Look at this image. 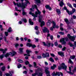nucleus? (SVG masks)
Wrapping results in <instances>:
<instances>
[{
    "instance_id": "obj_16",
    "label": "nucleus",
    "mask_w": 76,
    "mask_h": 76,
    "mask_svg": "<svg viewBox=\"0 0 76 76\" xmlns=\"http://www.w3.org/2000/svg\"><path fill=\"white\" fill-rule=\"evenodd\" d=\"M9 73L10 76H13L14 73V71L13 70L10 71L9 72Z\"/></svg>"
},
{
    "instance_id": "obj_21",
    "label": "nucleus",
    "mask_w": 76,
    "mask_h": 76,
    "mask_svg": "<svg viewBox=\"0 0 76 76\" xmlns=\"http://www.w3.org/2000/svg\"><path fill=\"white\" fill-rule=\"evenodd\" d=\"M23 50V48H20L19 49V53L20 54L22 53V51Z\"/></svg>"
},
{
    "instance_id": "obj_9",
    "label": "nucleus",
    "mask_w": 76,
    "mask_h": 76,
    "mask_svg": "<svg viewBox=\"0 0 76 76\" xmlns=\"http://www.w3.org/2000/svg\"><path fill=\"white\" fill-rule=\"evenodd\" d=\"M30 15H31L33 17H34V18H37V16H38V13L37 12H36L35 13V14H34V13H32V12H30L29 13Z\"/></svg>"
},
{
    "instance_id": "obj_57",
    "label": "nucleus",
    "mask_w": 76,
    "mask_h": 76,
    "mask_svg": "<svg viewBox=\"0 0 76 76\" xmlns=\"http://www.w3.org/2000/svg\"><path fill=\"white\" fill-rule=\"evenodd\" d=\"M19 24H20V25H21L22 23V22L21 21H20L18 22Z\"/></svg>"
},
{
    "instance_id": "obj_40",
    "label": "nucleus",
    "mask_w": 76,
    "mask_h": 76,
    "mask_svg": "<svg viewBox=\"0 0 76 76\" xmlns=\"http://www.w3.org/2000/svg\"><path fill=\"white\" fill-rule=\"evenodd\" d=\"M8 32H5V35L6 37H7L8 36Z\"/></svg>"
},
{
    "instance_id": "obj_50",
    "label": "nucleus",
    "mask_w": 76,
    "mask_h": 76,
    "mask_svg": "<svg viewBox=\"0 0 76 76\" xmlns=\"http://www.w3.org/2000/svg\"><path fill=\"white\" fill-rule=\"evenodd\" d=\"M38 26H36L35 27V29L36 30H38Z\"/></svg>"
},
{
    "instance_id": "obj_5",
    "label": "nucleus",
    "mask_w": 76,
    "mask_h": 76,
    "mask_svg": "<svg viewBox=\"0 0 76 76\" xmlns=\"http://www.w3.org/2000/svg\"><path fill=\"white\" fill-rule=\"evenodd\" d=\"M62 68L63 69H64L65 70H66L67 66H65V64L64 63H62L61 64V66H58V70H61Z\"/></svg>"
},
{
    "instance_id": "obj_23",
    "label": "nucleus",
    "mask_w": 76,
    "mask_h": 76,
    "mask_svg": "<svg viewBox=\"0 0 76 76\" xmlns=\"http://www.w3.org/2000/svg\"><path fill=\"white\" fill-rule=\"evenodd\" d=\"M60 6L61 7H62L63 6V4H64L63 3V2L62 1H61L59 3Z\"/></svg>"
},
{
    "instance_id": "obj_46",
    "label": "nucleus",
    "mask_w": 76,
    "mask_h": 76,
    "mask_svg": "<svg viewBox=\"0 0 76 76\" xmlns=\"http://www.w3.org/2000/svg\"><path fill=\"white\" fill-rule=\"evenodd\" d=\"M18 62L20 63H23V61L22 60L20 59L19 60Z\"/></svg>"
},
{
    "instance_id": "obj_14",
    "label": "nucleus",
    "mask_w": 76,
    "mask_h": 76,
    "mask_svg": "<svg viewBox=\"0 0 76 76\" xmlns=\"http://www.w3.org/2000/svg\"><path fill=\"white\" fill-rule=\"evenodd\" d=\"M52 23L53 24V28H58L59 27L58 26H56V22H55L54 21H52Z\"/></svg>"
},
{
    "instance_id": "obj_63",
    "label": "nucleus",
    "mask_w": 76,
    "mask_h": 76,
    "mask_svg": "<svg viewBox=\"0 0 76 76\" xmlns=\"http://www.w3.org/2000/svg\"><path fill=\"white\" fill-rule=\"evenodd\" d=\"M58 46V47H59V48H61L62 47V46L61 45H59Z\"/></svg>"
},
{
    "instance_id": "obj_18",
    "label": "nucleus",
    "mask_w": 76,
    "mask_h": 76,
    "mask_svg": "<svg viewBox=\"0 0 76 76\" xmlns=\"http://www.w3.org/2000/svg\"><path fill=\"white\" fill-rule=\"evenodd\" d=\"M58 54L61 56H64V53L63 52H58Z\"/></svg>"
},
{
    "instance_id": "obj_25",
    "label": "nucleus",
    "mask_w": 76,
    "mask_h": 76,
    "mask_svg": "<svg viewBox=\"0 0 76 76\" xmlns=\"http://www.w3.org/2000/svg\"><path fill=\"white\" fill-rule=\"evenodd\" d=\"M46 46L48 47H50L51 46V44L50 42H47L46 43Z\"/></svg>"
},
{
    "instance_id": "obj_32",
    "label": "nucleus",
    "mask_w": 76,
    "mask_h": 76,
    "mask_svg": "<svg viewBox=\"0 0 76 76\" xmlns=\"http://www.w3.org/2000/svg\"><path fill=\"white\" fill-rule=\"evenodd\" d=\"M67 5L69 7H70L71 8H73V7L72 6V5L70 4L69 3H67Z\"/></svg>"
},
{
    "instance_id": "obj_43",
    "label": "nucleus",
    "mask_w": 76,
    "mask_h": 76,
    "mask_svg": "<svg viewBox=\"0 0 76 76\" xmlns=\"http://www.w3.org/2000/svg\"><path fill=\"white\" fill-rule=\"evenodd\" d=\"M69 63H71L72 64H73V62L72 61L71 59H69V61L68 62Z\"/></svg>"
},
{
    "instance_id": "obj_64",
    "label": "nucleus",
    "mask_w": 76,
    "mask_h": 76,
    "mask_svg": "<svg viewBox=\"0 0 76 76\" xmlns=\"http://www.w3.org/2000/svg\"><path fill=\"white\" fill-rule=\"evenodd\" d=\"M73 5L74 7L76 8V4H74Z\"/></svg>"
},
{
    "instance_id": "obj_42",
    "label": "nucleus",
    "mask_w": 76,
    "mask_h": 76,
    "mask_svg": "<svg viewBox=\"0 0 76 76\" xmlns=\"http://www.w3.org/2000/svg\"><path fill=\"white\" fill-rule=\"evenodd\" d=\"M70 58L71 59L73 60V59H74L75 58V56H71Z\"/></svg>"
},
{
    "instance_id": "obj_45",
    "label": "nucleus",
    "mask_w": 76,
    "mask_h": 76,
    "mask_svg": "<svg viewBox=\"0 0 76 76\" xmlns=\"http://www.w3.org/2000/svg\"><path fill=\"white\" fill-rule=\"evenodd\" d=\"M59 34H60L61 35H64V32H59Z\"/></svg>"
},
{
    "instance_id": "obj_62",
    "label": "nucleus",
    "mask_w": 76,
    "mask_h": 76,
    "mask_svg": "<svg viewBox=\"0 0 76 76\" xmlns=\"http://www.w3.org/2000/svg\"><path fill=\"white\" fill-rule=\"evenodd\" d=\"M0 76H2V72L0 70Z\"/></svg>"
},
{
    "instance_id": "obj_39",
    "label": "nucleus",
    "mask_w": 76,
    "mask_h": 76,
    "mask_svg": "<svg viewBox=\"0 0 76 76\" xmlns=\"http://www.w3.org/2000/svg\"><path fill=\"white\" fill-rule=\"evenodd\" d=\"M46 57H49L50 56V55H49V53H45Z\"/></svg>"
},
{
    "instance_id": "obj_1",
    "label": "nucleus",
    "mask_w": 76,
    "mask_h": 76,
    "mask_svg": "<svg viewBox=\"0 0 76 76\" xmlns=\"http://www.w3.org/2000/svg\"><path fill=\"white\" fill-rule=\"evenodd\" d=\"M25 2L24 3H22V4L20 3H17L16 4L15 2H13L15 6H16L17 5V7H21V8H23L24 9L25 8V7L27 6V4H30L28 0H25Z\"/></svg>"
},
{
    "instance_id": "obj_20",
    "label": "nucleus",
    "mask_w": 76,
    "mask_h": 76,
    "mask_svg": "<svg viewBox=\"0 0 76 76\" xmlns=\"http://www.w3.org/2000/svg\"><path fill=\"white\" fill-rule=\"evenodd\" d=\"M29 22L30 25H34V22L32 21V20H31V19H29Z\"/></svg>"
},
{
    "instance_id": "obj_3",
    "label": "nucleus",
    "mask_w": 76,
    "mask_h": 76,
    "mask_svg": "<svg viewBox=\"0 0 76 76\" xmlns=\"http://www.w3.org/2000/svg\"><path fill=\"white\" fill-rule=\"evenodd\" d=\"M61 75V76H63V73L61 72H53L52 73V76H60Z\"/></svg>"
},
{
    "instance_id": "obj_41",
    "label": "nucleus",
    "mask_w": 76,
    "mask_h": 76,
    "mask_svg": "<svg viewBox=\"0 0 76 76\" xmlns=\"http://www.w3.org/2000/svg\"><path fill=\"white\" fill-rule=\"evenodd\" d=\"M72 8V13H75V11H76V10L74 8Z\"/></svg>"
},
{
    "instance_id": "obj_7",
    "label": "nucleus",
    "mask_w": 76,
    "mask_h": 76,
    "mask_svg": "<svg viewBox=\"0 0 76 76\" xmlns=\"http://www.w3.org/2000/svg\"><path fill=\"white\" fill-rule=\"evenodd\" d=\"M42 16H40L39 17V22H41L40 24V26L41 27H42V26L45 25V23L43 21H42Z\"/></svg>"
},
{
    "instance_id": "obj_19",
    "label": "nucleus",
    "mask_w": 76,
    "mask_h": 76,
    "mask_svg": "<svg viewBox=\"0 0 76 76\" xmlns=\"http://www.w3.org/2000/svg\"><path fill=\"white\" fill-rule=\"evenodd\" d=\"M46 8L47 9H48L49 10H51L52 9L51 8V7H50V6L49 5L46 6Z\"/></svg>"
},
{
    "instance_id": "obj_4",
    "label": "nucleus",
    "mask_w": 76,
    "mask_h": 76,
    "mask_svg": "<svg viewBox=\"0 0 76 76\" xmlns=\"http://www.w3.org/2000/svg\"><path fill=\"white\" fill-rule=\"evenodd\" d=\"M32 8H31L30 9V10L31 11H34V8H35L37 11L38 12V13L39 15H40V13H41V12H40L37 9V7L36 6V5H32Z\"/></svg>"
},
{
    "instance_id": "obj_37",
    "label": "nucleus",
    "mask_w": 76,
    "mask_h": 76,
    "mask_svg": "<svg viewBox=\"0 0 76 76\" xmlns=\"http://www.w3.org/2000/svg\"><path fill=\"white\" fill-rule=\"evenodd\" d=\"M42 56L43 58H46V55L45 54V53H43L42 54Z\"/></svg>"
},
{
    "instance_id": "obj_31",
    "label": "nucleus",
    "mask_w": 76,
    "mask_h": 76,
    "mask_svg": "<svg viewBox=\"0 0 76 76\" xmlns=\"http://www.w3.org/2000/svg\"><path fill=\"white\" fill-rule=\"evenodd\" d=\"M17 67L18 69H19L20 67H22V65L20 64H18Z\"/></svg>"
},
{
    "instance_id": "obj_22",
    "label": "nucleus",
    "mask_w": 76,
    "mask_h": 76,
    "mask_svg": "<svg viewBox=\"0 0 76 76\" xmlns=\"http://www.w3.org/2000/svg\"><path fill=\"white\" fill-rule=\"evenodd\" d=\"M21 20H22V22H24V23H26L27 22V20L26 18H23Z\"/></svg>"
},
{
    "instance_id": "obj_44",
    "label": "nucleus",
    "mask_w": 76,
    "mask_h": 76,
    "mask_svg": "<svg viewBox=\"0 0 76 76\" xmlns=\"http://www.w3.org/2000/svg\"><path fill=\"white\" fill-rule=\"evenodd\" d=\"M29 63V61H25V64H26V65H27V64H28Z\"/></svg>"
},
{
    "instance_id": "obj_55",
    "label": "nucleus",
    "mask_w": 76,
    "mask_h": 76,
    "mask_svg": "<svg viewBox=\"0 0 76 76\" xmlns=\"http://www.w3.org/2000/svg\"><path fill=\"white\" fill-rule=\"evenodd\" d=\"M23 15H26V13L24 11H23Z\"/></svg>"
},
{
    "instance_id": "obj_8",
    "label": "nucleus",
    "mask_w": 76,
    "mask_h": 76,
    "mask_svg": "<svg viewBox=\"0 0 76 76\" xmlns=\"http://www.w3.org/2000/svg\"><path fill=\"white\" fill-rule=\"evenodd\" d=\"M67 37L69 39H71V40L73 42L75 40V37L72 36H70V34H68L67 35Z\"/></svg>"
},
{
    "instance_id": "obj_52",
    "label": "nucleus",
    "mask_w": 76,
    "mask_h": 76,
    "mask_svg": "<svg viewBox=\"0 0 76 76\" xmlns=\"http://www.w3.org/2000/svg\"><path fill=\"white\" fill-rule=\"evenodd\" d=\"M31 47H32L33 48H34L35 47H36V46H35V45H32Z\"/></svg>"
},
{
    "instance_id": "obj_48",
    "label": "nucleus",
    "mask_w": 76,
    "mask_h": 76,
    "mask_svg": "<svg viewBox=\"0 0 76 76\" xmlns=\"http://www.w3.org/2000/svg\"><path fill=\"white\" fill-rule=\"evenodd\" d=\"M54 45L55 46H57L58 45V43L57 42H55L54 43Z\"/></svg>"
},
{
    "instance_id": "obj_58",
    "label": "nucleus",
    "mask_w": 76,
    "mask_h": 76,
    "mask_svg": "<svg viewBox=\"0 0 76 76\" xmlns=\"http://www.w3.org/2000/svg\"><path fill=\"white\" fill-rule=\"evenodd\" d=\"M50 56H51L52 57H54V56H55L54 54L53 53H50Z\"/></svg>"
},
{
    "instance_id": "obj_56",
    "label": "nucleus",
    "mask_w": 76,
    "mask_h": 76,
    "mask_svg": "<svg viewBox=\"0 0 76 76\" xmlns=\"http://www.w3.org/2000/svg\"><path fill=\"white\" fill-rule=\"evenodd\" d=\"M36 1H37V2H38V3H40V0H35Z\"/></svg>"
},
{
    "instance_id": "obj_12",
    "label": "nucleus",
    "mask_w": 76,
    "mask_h": 76,
    "mask_svg": "<svg viewBox=\"0 0 76 76\" xmlns=\"http://www.w3.org/2000/svg\"><path fill=\"white\" fill-rule=\"evenodd\" d=\"M43 32L45 33L46 32H49L50 31H49V30L46 27H44V29H43Z\"/></svg>"
},
{
    "instance_id": "obj_30",
    "label": "nucleus",
    "mask_w": 76,
    "mask_h": 76,
    "mask_svg": "<svg viewBox=\"0 0 76 76\" xmlns=\"http://www.w3.org/2000/svg\"><path fill=\"white\" fill-rule=\"evenodd\" d=\"M8 31L9 32H12V28L11 27H10L8 30Z\"/></svg>"
},
{
    "instance_id": "obj_29",
    "label": "nucleus",
    "mask_w": 76,
    "mask_h": 76,
    "mask_svg": "<svg viewBox=\"0 0 76 76\" xmlns=\"http://www.w3.org/2000/svg\"><path fill=\"white\" fill-rule=\"evenodd\" d=\"M26 46H27L29 47H31V46H32V45L31 44L27 43L26 44Z\"/></svg>"
},
{
    "instance_id": "obj_17",
    "label": "nucleus",
    "mask_w": 76,
    "mask_h": 76,
    "mask_svg": "<svg viewBox=\"0 0 76 76\" xmlns=\"http://www.w3.org/2000/svg\"><path fill=\"white\" fill-rule=\"evenodd\" d=\"M7 50V49L5 48L4 50H3V49L0 48V51L3 52V54H5L6 53V51Z\"/></svg>"
},
{
    "instance_id": "obj_54",
    "label": "nucleus",
    "mask_w": 76,
    "mask_h": 76,
    "mask_svg": "<svg viewBox=\"0 0 76 76\" xmlns=\"http://www.w3.org/2000/svg\"><path fill=\"white\" fill-rule=\"evenodd\" d=\"M37 58H39V59H40V58H42V57H41V56H37Z\"/></svg>"
},
{
    "instance_id": "obj_60",
    "label": "nucleus",
    "mask_w": 76,
    "mask_h": 76,
    "mask_svg": "<svg viewBox=\"0 0 76 76\" xmlns=\"http://www.w3.org/2000/svg\"><path fill=\"white\" fill-rule=\"evenodd\" d=\"M45 65H46L47 66L48 64V63L45 61Z\"/></svg>"
},
{
    "instance_id": "obj_38",
    "label": "nucleus",
    "mask_w": 76,
    "mask_h": 76,
    "mask_svg": "<svg viewBox=\"0 0 76 76\" xmlns=\"http://www.w3.org/2000/svg\"><path fill=\"white\" fill-rule=\"evenodd\" d=\"M34 67H36V68H37L38 67L37 66V64L36 62H34Z\"/></svg>"
},
{
    "instance_id": "obj_51",
    "label": "nucleus",
    "mask_w": 76,
    "mask_h": 76,
    "mask_svg": "<svg viewBox=\"0 0 76 76\" xmlns=\"http://www.w3.org/2000/svg\"><path fill=\"white\" fill-rule=\"evenodd\" d=\"M51 69L52 70H54V69H55V68L53 66H52L51 67Z\"/></svg>"
},
{
    "instance_id": "obj_11",
    "label": "nucleus",
    "mask_w": 76,
    "mask_h": 76,
    "mask_svg": "<svg viewBox=\"0 0 76 76\" xmlns=\"http://www.w3.org/2000/svg\"><path fill=\"white\" fill-rule=\"evenodd\" d=\"M73 68V66H71V67H69V71H67V73H69V74H70V75H73V73L71 72V70H72V68Z\"/></svg>"
},
{
    "instance_id": "obj_27",
    "label": "nucleus",
    "mask_w": 76,
    "mask_h": 76,
    "mask_svg": "<svg viewBox=\"0 0 76 76\" xmlns=\"http://www.w3.org/2000/svg\"><path fill=\"white\" fill-rule=\"evenodd\" d=\"M50 24H51V21H50V20H49L48 21V22L47 23V26H49V25H50Z\"/></svg>"
},
{
    "instance_id": "obj_33",
    "label": "nucleus",
    "mask_w": 76,
    "mask_h": 76,
    "mask_svg": "<svg viewBox=\"0 0 76 76\" xmlns=\"http://www.w3.org/2000/svg\"><path fill=\"white\" fill-rule=\"evenodd\" d=\"M10 76V75L8 73H6L4 74L3 76Z\"/></svg>"
},
{
    "instance_id": "obj_36",
    "label": "nucleus",
    "mask_w": 76,
    "mask_h": 76,
    "mask_svg": "<svg viewBox=\"0 0 76 76\" xmlns=\"http://www.w3.org/2000/svg\"><path fill=\"white\" fill-rule=\"evenodd\" d=\"M75 72H76V67H74L73 70V73H75Z\"/></svg>"
},
{
    "instance_id": "obj_61",
    "label": "nucleus",
    "mask_w": 76,
    "mask_h": 76,
    "mask_svg": "<svg viewBox=\"0 0 76 76\" xmlns=\"http://www.w3.org/2000/svg\"><path fill=\"white\" fill-rule=\"evenodd\" d=\"M24 56H30V55L29 54H24Z\"/></svg>"
},
{
    "instance_id": "obj_47",
    "label": "nucleus",
    "mask_w": 76,
    "mask_h": 76,
    "mask_svg": "<svg viewBox=\"0 0 76 76\" xmlns=\"http://www.w3.org/2000/svg\"><path fill=\"white\" fill-rule=\"evenodd\" d=\"M50 38L51 40H53V36L50 35Z\"/></svg>"
},
{
    "instance_id": "obj_10",
    "label": "nucleus",
    "mask_w": 76,
    "mask_h": 76,
    "mask_svg": "<svg viewBox=\"0 0 76 76\" xmlns=\"http://www.w3.org/2000/svg\"><path fill=\"white\" fill-rule=\"evenodd\" d=\"M69 45H70V47H73V49H74L75 48V47H76V42H74V45L72 44V43H69Z\"/></svg>"
},
{
    "instance_id": "obj_35",
    "label": "nucleus",
    "mask_w": 76,
    "mask_h": 76,
    "mask_svg": "<svg viewBox=\"0 0 76 76\" xmlns=\"http://www.w3.org/2000/svg\"><path fill=\"white\" fill-rule=\"evenodd\" d=\"M26 52L27 54H29L30 53H31V51L30 50H27Z\"/></svg>"
},
{
    "instance_id": "obj_13",
    "label": "nucleus",
    "mask_w": 76,
    "mask_h": 76,
    "mask_svg": "<svg viewBox=\"0 0 76 76\" xmlns=\"http://www.w3.org/2000/svg\"><path fill=\"white\" fill-rule=\"evenodd\" d=\"M37 75L38 76H42V72L39 73L38 74L37 73H34L32 74V76H35Z\"/></svg>"
},
{
    "instance_id": "obj_15",
    "label": "nucleus",
    "mask_w": 76,
    "mask_h": 76,
    "mask_svg": "<svg viewBox=\"0 0 76 76\" xmlns=\"http://www.w3.org/2000/svg\"><path fill=\"white\" fill-rule=\"evenodd\" d=\"M63 9L64 10V9L67 12H68V14H69V15H71L72 14V13H71V12H69V10L67 9V8L66 7H64V8H63Z\"/></svg>"
},
{
    "instance_id": "obj_6",
    "label": "nucleus",
    "mask_w": 76,
    "mask_h": 76,
    "mask_svg": "<svg viewBox=\"0 0 76 76\" xmlns=\"http://www.w3.org/2000/svg\"><path fill=\"white\" fill-rule=\"evenodd\" d=\"M66 40V41H69V39H68L67 37H66L65 38H63L61 39L60 40V42H61L63 45H65L66 44V42L64 41V40Z\"/></svg>"
},
{
    "instance_id": "obj_49",
    "label": "nucleus",
    "mask_w": 76,
    "mask_h": 76,
    "mask_svg": "<svg viewBox=\"0 0 76 76\" xmlns=\"http://www.w3.org/2000/svg\"><path fill=\"white\" fill-rule=\"evenodd\" d=\"M66 49V48L65 47H64V48H63L62 49V51H65V50Z\"/></svg>"
},
{
    "instance_id": "obj_28",
    "label": "nucleus",
    "mask_w": 76,
    "mask_h": 76,
    "mask_svg": "<svg viewBox=\"0 0 76 76\" xmlns=\"http://www.w3.org/2000/svg\"><path fill=\"white\" fill-rule=\"evenodd\" d=\"M49 61H51V62H54V59H53V58H50L49 59Z\"/></svg>"
},
{
    "instance_id": "obj_59",
    "label": "nucleus",
    "mask_w": 76,
    "mask_h": 76,
    "mask_svg": "<svg viewBox=\"0 0 76 76\" xmlns=\"http://www.w3.org/2000/svg\"><path fill=\"white\" fill-rule=\"evenodd\" d=\"M43 44L44 46H47V44H46V43H45V42H43Z\"/></svg>"
},
{
    "instance_id": "obj_24",
    "label": "nucleus",
    "mask_w": 76,
    "mask_h": 76,
    "mask_svg": "<svg viewBox=\"0 0 76 76\" xmlns=\"http://www.w3.org/2000/svg\"><path fill=\"white\" fill-rule=\"evenodd\" d=\"M56 12L58 15H59V14H60V13H61V12H60V10L57 9Z\"/></svg>"
},
{
    "instance_id": "obj_53",
    "label": "nucleus",
    "mask_w": 76,
    "mask_h": 76,
    "mask_svg": "<svg viewBox=\"0 0 76 76\" xmlns=\"http://www.w3.org/2000/svg\"><path fill=\"white\" fill-rule=\"evenodd\" d=\"M23 74H27V71H23Z\"/></svg>"
},
{
    "instance_id": "obj_34",
    "label": "nucleus",
    "mask_w": 76,
    "mask_h": 76,
    "mask_svg": "<svg viewBox=\"0 0 76 76\" xmlns=\"http://www.w3.org/2000/svg\"><path fill=\"white\" fill-rule=\"evenodd\" d=\"M5 69H6V67L5 66H3L1 67V70L2 71H4L5 70Z\"/></svg>"
},
{
    "instance_id": "obj_26",
    "label": "nucleus",
    "mask_w": 76,
    "mask_h": 76,
    "mask_svg": "<svg viewBox=\"0 0 76 76\" xmlns=\"http://www.w3.org/2000/svg\"><path fill=\"white\" fill-rule=\"evenodd\" d=\"M64 20L65 22H66L67 24H69V20H68V19H67V18H65Z\"/></svg>"
},
{
    "instance_id": "obj_2",
    "label": "nucleus",
    "mask_w": 76,
    "mask_h": 76,
    "mask_svg": "<svg viewBox=\"0 0 76 76\" xmlns=\"http://www.w3.org/2000/svg\"><path fill=\"white\" fill-rule=\"evenodd\" d=\"M16 54V52L13 51L12 52V53L10 52L8 53H7L6 55L2 54L1 56H0V58L1 59H2V58L4 57V56H5V57H8L9 56H11L12 57H13V56H15Z\"/></svg>"
}]
</instances>
